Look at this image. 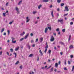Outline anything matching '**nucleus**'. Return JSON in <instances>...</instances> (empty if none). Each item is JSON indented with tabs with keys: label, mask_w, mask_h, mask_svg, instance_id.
<instances>
[{
	"label": "nucleus",
	"mask_w": 74,
	"mask_h": 74,
	"mask_svg": "<svg viewBox=\"0 0 74 74\" xmlns=\"http://www.w3.org/2000/svg\"><path fill=\"white\" fill-rule=\"evenodd\" d=\"M64 70H67V69H66V67H64Z\"/></svg>",
	"instance_id": "49"
},
{
	"label": "nucleus",
	"mask_w": 74,
	"mask_h": 74,
	"mask_svg": "<svg viewBox=\"0 0 74 74\" xmlns=\"http://www.w3.org/2000/svg\"><path fill=\"white\" fill-rule=\"evenodd\" d=\"M12 43L13 44H15V43H16V40H15L14 41H12Z\"/></svg>",
	"instance_id": "33"
},
{
	"label": "nucleus",
	"mask_w": 74,
	"mask_h": 74,
	"mask_svg": "<svg viewBox=\"0 0 74 74\" xmlns=\"http://www.w3.org/2000/svg\"><path fill=\"white\" fill-rule=\"evenodd\" d=\"M51 50H49L48 51V53H49V55H51Z\"/></svg>",
	"instance_id": "22"
},
{
	"label": "nucleus",
	"mask_w": 74,
	"mask_h": 74,
	"mask_svg": "<svg viewBox=\"0 0 74 74\" xmlns=\"http://www.w3.org/2000/svg\"><path fill=\"white\" fill-rule=\"evenodd\" d=\"M53 11H51V15H52V17H53Z\"/></svg>",
	"instance_id": "11"
},
{
	"label": "nucleus",
	"mask_w": 74,
	"mask_h": 74,
	"mask_svg": "<svg viewBox=\"0 0 74 74\" xmlns=\"http://www.w3.org/2000/svg\"><path fill=\"white\" fill-rule=\"evenodd\" d=\"M2 53H3V51H1L0 52V55H1L2 54Z\"/></svg>",
	"instance_id": "45"
},
{
	"label": "nucleus",
	"mask_w": 74,
	"mask_h": 74,
	"mask_svg": "<svg viewBox=\"0 0 74 74\" xmlns=\"http://www.w3.org/2000/svg\"><path fill=\"white\" fill-rule=\"evenodd\" d=\"M60 54L61 55H63V52H61L60 53Z\"/></svg>",
	"instance_id": "59"
},
{
	"label": "nucleus",
	"mask_w": 74,
	"mask_h": 74,
	"mask_svg": "<svg viewBox=\"0 0 74 74\" xmlns=\"http://www.w3.org/2000/svg\"><path fill=\"white\" fill-rule=\"evenodd\" d=\"M48 1H49V0H43L42 1L44 3H47V2H48Z\"/></svg>",
	"instance_id": "7"
},
{
	"label": "nucleus",
	"mask_w": 74,
	"mask_h": 74,
	"mask_svg": "<svg viewBox=\"0 0 74 74\" xmlns=\"http://www.w3.org/2000/svg\"><path fill=\"white\" fill-rule=\"evenodd\" d=\"M23 40H24V38H21L20 40V41H23Z\"/></svg>",
	"instance_id": "28"
},
{
	"label": "nucleus",
	"mask_w": 74,
	"mask_h": 74,
	"mask_svg": "<svg viewBox=\"0 0 74 74\" xmlns=\"http://www.w3.org/2000/svg\"><path fill=\"white\" fill-rule=\"evenodd\" d=\"M64 5V4L63 3H61V6L62 7L63 6V5Z\"/></svg>",
	"instance_id": "37"
},
{
	"label": "nucleus",
	"mask_w": 74,
	"mask_h": 74,
	"mask_svg": "<svg viewBox=\"0 0 74 74\" xmlns=\"http://www.w3.org/2000/svg\"><path fill=\"white\" fill-rule=\"evenodd\" d=\"M35 47V45L34 44L32 45V47Z\"/></svg>",
	"instance_id": "57"
},
{
	"label": "nucleus",
	"mask_w": 74,
	"mask_h": 74,
	"mask_svg": "<svg viewBox=\"0 0 74 74\" xmlns=\"http://www.w3.org/2000/svg\"><path fill=\"white\" fill-rule=\"evenodd\" d=\"M20 69H22V65H21L20 66Z\"/></svg>",
	"instance_id": "51"
},
{
	"label": "nucleus",
	"mask_w": 74,
	"mask_h": 74,
	"mask_svg": "<svg viewBox=\"0 0 74 74\" xmlns=\"http://www.w3.org/2000/svg\"><path fill=\"white\" fill-rule=\"evenodd\" d=\"M13 51H14V50H13V49H10V52H13Z\"/></svg>",
	"instance_id": "24"
},
{
	"label": "nucleus",
	"mask_w": 74,
	"mask_h": 74,
	"mask_svg": "<svg viewBox=\"0 0 74 74\" xmlns=\"http://www.w3.org/2000/svg\"><path fill=\"white\" fill-rule=\"evenodd\" d=\"M74 66H73L72 68V69L71 70L72 71H74Z\"/></svg>",
	"instance_id": "29"
},
{
	"label": "nucleus",
	"mask_w": 74,
	"mask_h": 74,
	"mask_svg": "<svg viewBox=\"0 0 74 74\" xmlns=\"http://www.w3.org/2000/svg\"><path fill=\"white\" fill-rule=\"evenodd\" d=\"M47 48H46L45 49V53H46V52H47Z\"/></svg>",
	"instance_id": "38"
},
{
	"label": "nucleus",
	"mask_w": 74,
	"mask_h": 74,
	"mask_svg": "<svg viewBox=\"0 0 74 74\" xmlns=\"http://www.w3.org/2000/svg\"><path fill=\"white\" fill-rule=\"evenodd\" d=\"M12 39V41H14V40H15V38H14L13 37H12L11 38Z\"/></svg>",
	"instance_id": "43"
},
{
	"label": "nucleus",
	"mask_w": 74,
	"mask_h": 74,
	"mask_svg": "<svg viewBox=\"0 0 74 74\" xmlns=\"http://www.w3.org/2000/svg\"><path fill=\"white\" fill-rule=\"evenodd\" d=\"M45 48H48V45H46V46H45Z\"/></svg>",
	"instance_id": "52"
},
{
	"label": "nucleus",
	"mask_w": 74,
	"mask_h": 74,
	"mask_svg": "<svg viewBox=\"0 0 74 74\" xmlns=\"http://www.w3.org/2000/svg\"><path fill=\"white\" fill-rule=\"evenodd\" d=\"M15 10H16L17 12H18V14H19V9L17 7H16L15 8Z\"/></svg>",
	"instance_id": "3"
},
{
	"label": "nucleus",
	"mask_w": 74,
	"mask_h": 74,
	"mask_svg": "<svg viewBox=\"0 0 74 74\" xmlns=\"http://www.w3.org/2000/svg\"><path fill=\"white\" fill-rule=\"evenodd\" d=\"M69 8H68V7H67V6H65V10H64V11H69Z\"/></svg>",
	"instance_id": "2"
},
{
	"label": "nucleus",
	"mask_w": 74,
	"mask_h": 74,
	"mask_svg": "<svg viewBox=\"0 0 74 74\" xmlns=\"http://www.w3.org/2000/svg\"><path fill=\"white\" fill-rule=\"evenodd\" d=\"M42 7V5H39V6L38 7V9L40 10V8Z\"/></svg>",
	"instance_id": "9"
},
{
	"label": "nucleus",
	"mask_w": 74,
	"mask_h": 74,
	"mask_svg": "<svg viewBox=\"0 0 74 74\" xmlns=\"http://www.w3.org/2000/svg\"><path fill=\"white\" fill-rule=\"evenodd\" d=\"M63 19L62 20H58V22H60V23H62L63 22Z\"/></svg>",
	"instance_id": "5"
},
{
	"label": "nucleus",
	"mask_w": 74,
	"mask_h": 74,
	"mask_svg": "<svg viewBox=\"0 0 74 74\" xmlns=\"http://www.w3.org/2000/svg\"><path fill=\"white\" fill-rule=\"evenodd\" d=\"M68 64H71V62L70 61H68Z\"/></svg>",
	"instance_id": "36"
},
{
	"label": "nucleus",
	"mask_w": 74,
	"mask_h": 74,
	"mask_svg": "<svg viewBox=\"0 0 74 74\" xmlns=\"http://www.w3.org/2000/svg\"><path fill=\"white\" fill-rule=\"evenodd\" d=\"M3 35L5 36V35H6V33H5V32L3 34Z\"/></svg>",
	"instance_id": "63"
},
{
	"label": "nucleus",
	"mask_w": 74,
	"mask_h": 74,
	"mask_svg": "<svg viewBox=\"0 0 74 74\" xmlns=\"http://www.w3.org/2000/svg\"><path fill=\"white\" fill-rule=\"evenodd\" d=\"M25 32H23V33L22 34H21L20 35L21 36H23L24 34H25Z\"/></svg>",
	"instance_id": "25"
},
{
	"label": "nucleus",
	"mask_w": 74,
	"mask_h": 74,
	"mask_svg": "<svg viewBox=\"0 0 74 74\" xmlns=\"http://www.w3.org/2000/svg\"><path fill=\"white\" fill-rule=\"evenodd\" d=\"M70 25H73V22H71L70 23Z\"/></svg>",
	"instance_id": "48"
},
{
	"label": "nucleus",
	"mask_w": 74,
	"mask_h": 74,
	"mask_svg": "<svg viewBox=\"0 0 74 74\" xmlns=\"http://www.w3.org/2000/svg\"><path fill=\"white\" fill-rule=\"evenodd\" d=\"M8 35H9V34H10V31L9 30H8Z\"/></svg>",
	"instance_id": "42"
},
{
	"label": "nucleus",
	"mask_w": 74,
	"mask_h": 74,
	"mask_svg": "<svg viewBox=\"0 0 74 74\" xmlns=\"http://www.w3.org/2000/svg\"><path fill=\"white\" fill-rule=\"evenodd\" d=\"M37 61H38L39 60V57H38V59H37Z\"/></svg>",
	"instance_id": "58"
},
{
	"label": "nucleus",
	"mask_w": 74,
	"mask_h": 74,
	"mask_svg": "<svg viewBox=\"0 0 74 74\" xmlns=\"http://www.w3.org/2000/svg\"><path fill=\"white\" fill-rule=\"evenodd\" d=\"M71 35H70L69 36V39H68V41H70V39L71 38Z\"/></svg>",
	"instance_id": "12"
},
{
	"label": "nucleus",
	"mask_w": 74,
	"mask_h": 74,
	"mask_svg": "<svg viewBox=\"0 0 74 74\" xmlns=\"http://www.w3.org/2000/svg\"><path fill=\"white\" fill-rule=\"evenodd\" d=\"M68 15V13H67L66 14H64V16H67Z\"/></svg>",
	"instance_id": "34"
},
{
	"label": "nucleus",
	"mask_w": 74,
	"mask_h": 74,
	"mask_svg": "<svg viewBox=\"0 0 74 74\" xmlns=\"http://www.w3.org/2000/svg\"><path fill=\"white\" fill-rule=\"evenodd\" d=\"M39 52H40V53H42V52L41 51V50H40Z\"/></svg>",
	"instance_id": "62"
},
{
	"label": "nucleus",
	"mask_w": 74,
	"mask_h": 74,
	"mask_svg": "<svg viewBox=\"0 0 74 74\" xmlns=\"http://www.w3.org/2000/svg\"><path fill=\"white\" fill-rule=\"evenodd\" d=\"M41 54V56H43V53H40Z\"/></svg>",
	"instance_id": "55"
},
{
	"label": "nucleus",
	"mask_w": 74,
	"mask_h": 74,
	"mask_svg": "<svg viewBox=\"0 0 74 74\" xmlns=\"http://www.w3.org/2000/svg\"><path fill=\"white\" fill-rule=\"evenodd\" d=\"M56 31L57 32H59V28H57L56 29Z\"/></svg>",
	"instance_id": "44"
},
{
	"label": "nucleus",
	"mask_w": 74,
	"mask_h": 74,
	"mask_svg": "<svg viewBox=\"0 0 74 74\" xmlns=\"http://www.w3.org/2000/svg\"><path fill=\"white\" fill-rule=\"evenodd\" d=\"M55 66V67H56V68L58 67V64L57 63H56Z\"/></svg>",
	"instance_id": "8"
},
{
	"label": "nucleus",
	"mask_w": 74,
	"mask_h": 74,
	"mask_svg": "<svg viewBox=\"0 0 74 74\" xmlns=\"http://www.w3.org/2000/svg\"><path fill=\"white\" fill-rule=\"evenodd\" d=\"M60 1H61V0H57V2L58 3H60Z\"/></svg>",
	"instance_id": "27"
},
{
	"label": "nucleus",
	"mask_w": 74,
	"mask_h": 74,
	"mask_svg": "<svg viewBox=\"0 0 74 74\" xmlns=\"http://www.w3.org/2000/svg\"><path fill=\"white\" fill-rule=\"evenodd\" d=\"M6 6H8V2H7V3H6Z\"/></svg>",
	"instance_id": "46"
},
{
	"label": "nucleus",
	"mask_w": 74,
	"mask_h": 74,
	"mask_svg": "<svg viewBox=\"0 0 74 74\" xmlns=\"http://www.w3.org/2000/svg\"><path fill=\"white\" fill-rule=\"evenodd\" d=\"M65 30H66L65 29H63L62 30V32L63 33H64L65 32Z\"/></svg>",
	"instance_id": "31"
},
{
	"label": "nucleus",
	"mask_w": 74,
	"mask_h": 74,
	"mask_svg": "<svg viewBox=\"0 0 74 74\" xmlns=\"http://www.w3.org/2000/svg\"><path fill=\"white\" fill-rule=\"evenodd\" d=\"M70 57H71V58H73V55H71L70 56Z\"/></svg>",
	"instance_id": "39"
},
{
	"label": "nucleus",
	"mask_w": 74,
	"mask_h": 74,
	"mask_svg": "<svg viewBox=\"0 0 74 74\" xmlns=\"http://www.w3.org/2000/svg\"><path fill=\"white\" fill-rule=\"evenodd\" d=\"M13 22H14V20H12V21L10 22L9 24V25H11L12 23H13Z\"/></svg>",
	"instance_id": "20"
},
{
	"label": "nucleus",
	"mask_w": 74,
	"mask_h": 74,
	"mask_svg": "<svg viewBox=\"0 0 74 74\" xmlns=\"http://www.w3.org/2000/svg\"><path fill=\"white\" fill-rule=\"evenodd\" d=\"M26 45L27 46V47H28L29 49H30V45Z\"/></svg>",
	"instance_id": "18"
},
{
	"label": "nucleus",
	"mask_w": 74,
	"mask_h": 74,
	"mask_svg": "<svg viewBox=\"0 0 74 74\" xmlns=\"http://www.w3.org/2000/svg\"><path fill=\"white\" fill-rule=\"evenodd\" d=\"M29 34L28 33L24 37L25 39H26L27 38V37H28L29 36Z\"/></svg>",
	"instance_id": "6"
},
{
	"label": "nucleus",
	"mask_w": 74,
	"mask_h": 74,
	"mask_svg": "<svg viewBox=\"0 0 74 74\" xmlns=\"http://www.w3.org/2000/svg\"><path fill=\"white\" fill-rule=\"evenodd\" d=\"M50 8H52V5H51L50 6H49Z\"/></svg>",
	"instance_id": "61"
},
{
	"label": "nucleus",
	"mask_w": 74,
	"mask_h": 74,
	"mask_svg": "<svg viewBox=\"0 0 74 74\" xmlns=\"http://www.w3.org/2000/svg\"><path fill=\"white\" fill-rule=\"evenodd\" d=\"M48 28H47V27H46L45 31V33H47V32H48Z\"/></svg>",
	"instance_id": "4"
},
{
	"label": "nucleus",
	"mask_w": 74,
	"mask_h": 74,
	"mask_svg": "<svg viewBox=\"0 0 74 74\" xmlns=\"http://www.w3.org/2000/svg\"><path fill=\"white\" fill-rule=\"evenodd\" d=\"M38 38L36 39V42H38Z\"/></svg>",
	"instance_id": "41"
},
{
	"label": "nucleus",
	"mask_w": 74,
	"mask_h": 74,
	"mask_svg": "<svg viewBox=\"0 0 74 74\" xmlns=\"http://www.w3.org/2000/svg\"><path fill=\"white\" fill-rule=\"evenodd\" d=\"M40 42H42V41H43V38H40Z\"/></svg>",
	"instance_id": "13"
},
{
	"label": "nucleus",
	"mask_w": 74,
	"mask_h": 74,
	"mask_svg": "<svg viewBox=\"0 0 74 74\" xmlns=\"http://www.w3.org/2000/svg\"><path fill=\"white\" fill-rule=\"evenodd\" d=\"M59 43L61 44V45H64V43L62 42H60Z\"/></svg>",
	"instance_id": "14"
},
{
	"label": "nucleus",
	"mask_w": 74,
	"mask_h": 74,
	"mask_svg": "<svg viewBox=\"0 0 74 74\" xmlns=\"http://www.w3.org/2000/svg\"><path fill=\"white\" fill-rule=\"evenodd\" d=\"M53 67H52L50 69V72H52L53 71Z\"/></svg>",
	"instance_id": "17"
},
{
	"label": "nucleus",
	"mask_w": 74,
	"mask_h": 74,
	"mask_svg": "<svg viewBox=\"0 0 74 74\" xmlns=\"http://www.w3.org/2000/svg\"><path fill=\"white\" fill-rule=\"evenodd\" d=\"M47 67H48V66H47V65L45 66V69H46V68H47Z\"/></svg>",
	"instance_id": "64"
},
{
	"label": "nucleus",
	"mask_w": 74,
	"mask_h": 74,
	"mask_svg": "<svg viewBox=\"0 0 74 74\" xmlns=\"http://www.w3.org/2000/svg\"><path fill=\"white\" fill-rule=\"evenodd\" d=\"M6 14V13H3V16H5V14Z\"/></svg>",
	"instance_id": "32"
},
{
	"label": "nucleus",
	"mask_w": 74,
	"mask_h": 74,
	"mask_svg": "<svg viewBox=\"0 0 74 74\" xmlns=\"http://www.w3.org/2000/svg\"><path fill=\"white\" fill-rule=\"evenodd\" d=\"M36 13H37V12L36 11L33 12V14H36Z\"/></svg>",
	"instance_id": "40"
},
{
	"label": "nucleus",
	"mask_w": 74,
	"mask_h": 74,
	"mask_svg": "<svg viewBox=\"0 0 74 74\" xmlns=\"http://www.w3.org/2000/svg\"><path fill=\"white\" fill-rule=\"evenodd\" d=\"M4 31V28H3L1 30V33H3Z\"/></svg>",
	"instance_id": "26"
},
{
	"label": "nucleus",
	"mask_w": 74,
	"mask_h": 74,
	"mask_svg": "<svg viewBox=\"0 0 74 74\" xmlns=\"http://www.w3.org/2000/svg\"><path fill=\"white\" fill-rule=\"evenodd\" d=\"M22 2V0L20 1L18 3V5H20V4H21Z\"/></svg>",
	"instance_id": "19"
},
{
	"label": "nucleus",
	"mask_w": 74,
	"mask_h": 74,
	"mask_svg": "<svg viewBox=\"0 0 74 74\" xmlns=\"http://www.w3.org/2000/svg\"><path fill=\"white\" fill-rule=\"evenodd\" d=\"M19 63V61H18L15 64L16 65V64H18V63Z\"/></svg>",
	"instance_id": "35"
},
{
	"label": "nucleus",
	"mask_w": 74,
	"mask_h": 74,
	"mask_svg": "<svg viewBox=\"0 0 74 74\" xmlns=\"http://www.w3.org/2000/svg\"><path fill=\"white\" fill-rule=\"evenodd\" d=\"M30 36L31 37H32L33 36V33H32L30 34Z\"/></svg>",
	"instance_id": "47"
},
{
	"label": "nucleus",
	"mask_w": 74,
	"mask_h": 74,
	"mask_svg": "<svg viewBox=\"0 0 74 74\" xmlns=\"http://www.w3.org/2000/svg\"><path fill=\"white\" fill-rule=\"evenodd\" d=\"M73 48V46L72 45H70L69 46V48L70 49H72Z\"/></svg>",
	"instance_id": "10"
},
{
	"label": "nucleus",
	"mask_w": 74,
	"mask_h": 74,
	"mask_svg": "<svg viewBox=\"0 0 74 74\" xmlns=\"http://www.w3.org/2000/svg\"><path fill=\"white\" fill-rule=\"evenodd\" d=\"M31 43H33V42H34V40H32L31 41Z\"/></svg>",
	"instance_id": "53"
},
{
	"label": "nucleus",
	"mask_w": 74,
	"mask_h": 74,
	"mask_svg": "<svg viewBox=\"0 0 74 74\" xmlns=\"http://www.w3.org/2000/svg\"><path fill=\"white\" fill-rule=\"evenodd\" d=\"M66 60H65V62H64V64H65V65H66Z\"/></svg>",
	"instance_id": "54"
},
{
	"label": "nucleus",
	"mask_w": 74,
	"mask_h": 74,
	"mask_svg": "<svg viewBox=\"0 0 74 74\" xmlns=\"http://www.w3.org/2000/svg\"><path fill=\"white\" fill-rule=\"evenodd\" d=\"M17 48H16L15 49V51H18V49H19V47H17Z\"/></svg>",
	"instance_id": "16"
},
{
	"label": "nucleus",
	"mask_w": 74,
	"mask_h": 74,
	"mask_svg": "<svg viewBox=\"0 0 74 74\" xmlns=\"http://www.w3.org/2000/svg\"><path fill=\"white\" fill-rule=\"evenodd\" d=\"M29 21H30V19H27L26 22L27 23V22H28Z\"/></svg>",
	"instance_id": "21"
},
{
	"label": "nucleus",
	"mask_w": 74,
	"mask_h": 74,
	"mask_svg": "<svg viewBox=\"0 0 74 74\" xmlns=\"http://www.w3.org/2000/svg\"><path fill=\"white\" fill-rule=\"evenodd\" d=\"M6 53H7V55H8V56H10V55H9V53H8V52H6Z\"/></svg>",
	"instance_id": "50"
},
{
	"label": "nucleus",
	"mask_w": 74,
	"mask_h": 74,
	"mask_svg": "<svg viewBox=\"0 0 74 74\" xmlns=\"http://www.w3.org/2000/svg\"><path fill=\"white\" fill-rule=\"evenodd\" d=\"M57 11H60V9H59V8H58Z\"/></svg>",
	"instance_id": "60"
},
{
	"label": "nucleus",
	"mask_w": 74,
	"mask_h": 74,
	"mask_svg": "<svg viewBox=\"0 0 74 74\" xmlns=\"http://www.w3.org/2000/svg\"><path fill=\"white\" fill-rule=\"evenodd\" d=\"M33 56V54H31L30 55H29V57H32Z\"/></svg>",
	"instance_id": "15"
},
{
	"label": "nucleus",
	"mask_w": 74,
	"mask_h": 74,
	"mask_svg": "<svg viewBox=\"0 0 74 74\" xmlns=\"http://www.w3.org/2000/svg\"><path fill=\"white\" fill-rule=\"evenodd\" d=\"M55 40V38L53 37V36H52L51 37V39H50V41L51 42H52V41H53Z\"/></svg>",
	"instance_id": "1"
},
{
	"label": "nucleus",
	"mask_w": 74,
	"mask_h": 74,
	"mask_svg": "<svg viewBox=\"0 0 74 74\" xmlns=\"http://www.w3.org/2000/svg\"><path fill=\"white\" fill-rule=\"evenodd\" d=\"M13 54L15 55V57L16 58V53H13Z\"/></svg>",
	"instance_id": "30"
},
{
	"label": "nucleus",
	"mask_w": 74,
	"mask_h": 74,
	"mask_svg": "<svg viewBox=\"0 0 74 74\" xmlns=\"http://www.w3.org/2000/svg\"><path fill=\"white\" fill-rule=\"evenodd\" d=\"M47 27L49 29V30L51 31V27H49L48 26Z\"/></svg>",
	"instance_id": "23"
},
{
	"label": "nucleus",
	"mask_w": 74,
	"mask_h": 74,
	"mask_svg": "<svg viewBox=\"0 0 74 74\" xmlns=\"http://www.w3.org/2000/svg\"><path fill=\"white\" fill-rule=\"evenodd\" d=\"M53 35H54V36H56V34L55 33H53Z\"/></svg>",
	"instance_id": "56"
}]
</instances>
